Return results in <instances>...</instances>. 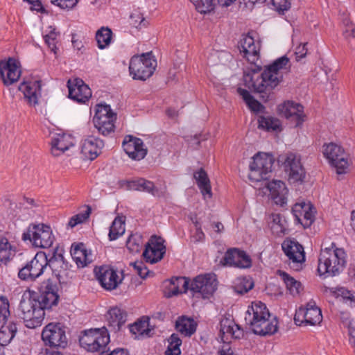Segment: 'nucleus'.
Listing matches in <instances>:
<instances>
[{"instance_id": "f257e3e1", "label": "nucleus", "mask_w": 355, "mask_h": 355, "mask_svg": "<svg viewBox=\"0 0 355 355\" xmlns=\"http://www.w3.org/2000/svg\"><path fill=\"white\" fill-rule=\"evenodd\" d=\"M243 57L255 65L248 71L244 72V85L254 92L261 94V98L268 101L272 90L282 81L284 73L290 68V61L286 56L275 60L272 64L261 68L256 64L259 58V44L255 43L252 37L244 35L239 46Z\"/></svg>"}, {"instance_id": "f03ea898", "label": "nucleus", "mask_w": 355, "mask_h": 355, "mask_svg": "<svg viewBox=\"0 0 355 355\" xmlns=\"http://www.w3.org/2000/svg\"><path fill=\"white\" fill-rule=\"evenodd\" d=\"M58 293L40 294L37 298L32 296L23 298L19 306V315L29 329L40 327L44 318V309H50L58 303Z\"/></svg>"}, {"instance_id": "7ed1b4c3", "label": "nucleus", "mask_w": 355, "mask_h": 355, "mask_svg": "<svg viewBox=\"0 0 355 355\" xmlns=\"http://www.w3.org/2000/svg\"><path fill=\"white\" fill-rule=\"evenodd\" d=\"M64 265V257L57 247L49 259L45 252H37L31 261L19 270L18 277L21 280L33 282L44 273L47 266L54 271H60Z\"/></svg>"}, {"instance_id": "20e7f679", "label": "nucleus", "mask_w": 355, "mask_h": 355, "mask_svg": "<svg viewBox=\"0 0 355 355\" xmlns=\"http://www.w3.org/2000/svg\"><path fill=\"white\" fill-rule=\"evenodd\" d=\"M245 321L257 335H272L277 331V321L275 318L270 319L268 309L261 302L252 303L245 313Z\"/></svg>"}, {"instance_id": "39448f33", "label": "nucleus", "mask_w": 355, "mask_h": 355, "mask_svg": "<svg viewBox=\"0 0 355 355\" xmlns=\"http://www.w3.org/2000/svg\"><path fill=\"white\" fill-rule=\"evenodd\" d=\"M347 263V254L334 243L321 250L318 259V272L320 275L336 276L341 272Z\"/></svg>"}, {"instance_id": "423d86ee", "label": "nucleus", "mask_w": 355, "mask_h": 355, "mask_svg": "<svg viewBox=\"0 0 355 355\" xmlns=\"http://www.w3.org/2000/svg\"><path fill=\"white\" fill-rule=\"evenodd\" d=\"M24 241H30L35 248H50L55 236L50 226L44 223L30 224L26 232L22 234Z\"/></svg>"}, {"instance_id": "0eeeda50", "label": "nucleus", "mask_w": 355, "mask_h": 355, "mask_svg": "<svg viewBox=\"0 0 355 355\" xmlns=\"http://www.w3.org/2000/svg\"><path fill=\"white\" fill-rule=\"evenodd\" d=\"M157 66V62L151 53L133 56L130 62V73L134 79L146 80L150 78Z\"/></svg>"}, {"instance_id": "6e6552de", "label": "nucleus", "mask_w": 355, "mask_h": 355, "mask_svg": "<svg viewBox=\"0 0 355 355\" xmlns=\"http://www.w3.org/2000/svg\"><path fill=\"white\" fill-rule=\"evenodd\" d=\"M80 345L88 352H102L110 342V336L105 329L85 331L79 339Z\"/></svg>"}, {"instance_id": "1a4fd4ad", "label": "nucleus", "mask_w": 355, "mask_h": 355, "mask_svg": "<svg viewBox=\"0 0 355 355\" xmlns=\"http://www.w3.org/2000/svg\"><path fill=\"white\" fill-rule=\"evenodd\" d=\"M273 163L274 159L269 154L259 153L255 155L250 164V180L257 182L267 179L268 174L272 171Z\"/></svg>"}, {"instance_id": "9d476101", "label": "nucleus", "mask_w": 355, "mask_h": 355, "mask_svg": "<svg viewBox=\"0 0 355 355\" xmlns=\"http://www.w3.org/2000/svg\"><path fill=\"white\" fill-rule=\"evenodd\" d=\"M279 162L284 166L291 183L302 182L305 178L300 157L293 153H288L279 157Z\"/></svg>"}, {"instance_id": "9b49d317", "label": "nucleus", "mask_w": 355, "mask_h": 355, "mask_svg": "<svg viewBox=\"0 0 355 355\" xmlns=\"http://www.w3.org/2000/svg\"><path fill=\"white\" fill-rule=\"evenodd\" d=\"M116 114L112 112L109 105H97L93 122L98 132L107 136L114 132Z\"/></svg>"}, {"instance_id": "f8f14e48", "label": "nucleus", "mask_w": 355, "mask_h": 355, "mask_svg": "<svg viewBox=\"0 0 355 355\" xmlns=\"http://www.w3.org/2000/svg\"><path fill=\"white\" fill-rule=\"evenodd\" d=\"M323 155L331 165L336 168L338 174H345L347 172L349 166L347 155L340 146L334 143L324 145Z\"/></svg>"}, {"instance_id": "ddd939ff", "label": "nucleus", "mask_w": 355, "mask_h": 355, "mask_svg": "<svg viewBox=\"0 0 355 355\" xmlns=\"http://www.w3.org/2000/svg\"><path fill=\"white\" fill-rule=\"evenodd\" d=\"M42 338L46 345L64 348L67 345L65 329L60 323H49L42 332Z\"/></svg>"}, {"instance_id": "4468645a", "label": "nucleus", "mask_w": 355, "mask_h": 355, "mask_svg": "<svg viewBox=\"0 0 355 355\" xmlns=\"http://www.w3.org/2000/svg\"><path fill=\"white\" fill-rule=\"evenodd\" d=\"M322 320L321 311L313 301L308 302L306 307L299 308L294 317L295 323L298 326L316 325Z\"/></svg>"}, {"instance_id": "2eb2a0df", "label": "nucleus", "mask_w": 355, "mask_h": 355, "mask_svg": "<svg viewBox=\"0 0 355 355\" xmlns=\"http://www.w3.org/2000/svg\"><path fill=\"white\" fill-rule=\"evenodd\" d=\"M215 276L211 274L197 276L190 284V290L200 293L203 298H209L216 290Z\"/></svg>"}, {"instance_id": "dca6fc26", "label": "nucleus", "mask_w": 355, "mask_h": 355, "mask_svg": "<svg viewBox=\"0 0 355 355\" xmlns=\"http://www.w3.org/2000/svg\"><path fill=\"white\" fill-rule=\"evenodd\" d=\"M166 253L164 241L160 237L152 236L143 252L146 262L155 263L161 261Z\"/></svg>"}, {"instance_id": "f3484780", "label": "nucleus", "mask_w": 355, "mask_h": 355, "mask_svg": "<svg viewBox=\"0 0 355 355\" xmlns=\"http://www.w3.org/2000/svg\"><path fill=\"white\" fill-rule=\"evenodd\" d=\"M123 148L130 158L135 160H141L147 154V149L144 148L143 141L131 135H127L123 141Z\"/></svg>"}, {"instance_id": "a211bd4d", "label": "nucleus", "mask_w": 355, "mask_h": 355, "mask_svg": "<svg viewBox=\"0 0 355 355\" xmlns=\"http://www.w3.org/2000/svg\"><path fill=\"white\" fill-rule=\"evenodd\" d=\"M67 87L69 97L78 103H85L92 96L90 88L80 79L69 80Z\"/></svg>"}, {"instance_id": "6ab92c4d", "label": "nucleus", "mask_w": 355, "mask_h": 355, "mask_svg": "<svg viewBox=\"0 0 355 355\" xmlns=\"http://www.w3.org/2000/svg\"><path fill=\"white\" fill-rule=\"evenodd\" d=\"M76 142L75 138L69 134H55L51 138V153L54 157L60 156L74 147Z\"/></svg>"}, {"instance_id": "aec40b11", "label": "nucleus", "mask_w": 355, "mask_h": 355, "mask_svg": "<svg viewBox=\"0 0 355 355\" xmlns=\"http://www.w3.org/2000/svg\"><path fill=\"white\" fill-rule=\"evenodd\" d=\"M41 87L40 80L31 79L21 83L19 86V90L24 94L29 105L35 106L38 104L41 96Z\"/></svg>"}, {"instance_id": "412c9836", "label": "nucleus", "mask_w": 355, "mask_h": 355, "mask_svg": "<svg viewBox=\"0 0 355 355\" xmlns=\"http://www.w3.org/2000/svg\"><path fill=\"white\" fill-rule=\"evenodd\" d=\"M96 275L101 286L109 291L115 289L122 281L116 271L108 266L98 268L96 270Z\"/></svg>"}, {"instance_id": "4be33fe9", "label": "nucleus", "mask_w": 355, "mask_h": 355, "mask_svg": "<svg viewBox=\"0 0 355 355\" xmlns=\"http://www.w3.org/2000/svg\"><path fill=\"white\" fill-rule=\"evenodd\" d=\"M0 76L5 85H10L17 82L21 71L16 60L10 58L7 61L0 62Z\"/></svg>"}, {"instance_id": "5701e85b", "label": "nucleus", "mask_w": 355, "mask_h": 355, "mask_svg": "<svg viewBox=\"0 0 355 355\" xmlns=\"http://www.w3.org/2000/svg\"><path fill=\"white\" fill-rule=\"evenodd\" d=\"M224 264L240 268H248L252 266L250 257L242 250L236 248L228 250L223 257Z\"/></svg>"}, {"instance_id": "b1692460", "label": "nucleus", "mask_w": 355, "mask_h": 355, "mask_svg": "<svg viewBox=\"0 0 355 355\" xmlns=\"http://www.w3.org/2000/svg\"><path fill=\"white\" fill-rule=\"evenodd\" d=\"M125 186L128 190L147 192L155 197L164 196L166 192V187L159 189L155 186L153 182L143 178L128 181L125 182Z\"/></svg>"}, {"instance_id": "393cba45", "label": "nucleus", "mask_w": 355, "mask_h": 355, "mask_svg": "<svg viewBox=\"0 0 355 355\" xmlns=\"http://www.w3.org/2000/svg\"><path fill=\"white\" fill-rule=\"evenodd\" d=\"M104 146L103 140L93 136L84 139L81 144V154L85 159L93 160L96 159Z\"/></svg>"}, {"instance_id": "a878e982", "label": "nucleus", "mask_w": 355, "mask_h": 355, "mask_svg": "<svg viewBox=\"0 0 355 355\" xmlns=\"http://www.w3.org/2000/svg\"><path fill=\"white\" fill-rule=\"evenodd\" d=\"M266 187L275 204L284 206L287 203L288 190L284 182L272 180L267 183Z\"/></svg>"}, {"instance_id": "bb28decb", "label": "nucleus", "mask_w": 355, "mask_h": 355, "mask_svg": "<svg viewBox=\"0 0 355 355\" xmlns=\"http://www.w3.org/2000/svg\"><path fill=\"white\" fill-rule=\"evenodd\" d=\"M279 110L284 117L294 120L296 126L301 125L304 121L305 115L303 107L299 103L293 101L285 102L279 106Z\"/></svg>"}, {"instance_id": "cd10ccee", "label": "nucleus", "mask_w": 355, "mask_h": 355, "mask_svg": "<svg viewBox=\"0 0 355 355\" xmlns=\"http://www.w3.org/2000/svg\"><path fill=\"white\" fill-rule=\"evenodd\" d=\"M282 248L286 257L293 263H302L304 261V248L296 241L286 239L282 244Z\"/></svg>"}, {"instance_id": "c85d7f7f", "label": "nucleus", "mask_w": 355, "mask_h": 355, "mask_svg": "<svg viewBox=\"0 0 355 355\" xmlns=\"http://www.w3.org/2000/svg\"><path fill=\"white\" fill-rule=\"evenodd\" d=\"M243 334L239 327L232 320H222L220 324V335L224 343L230 342L231 338H239Z\"/></svg>"}, {"instance_id": "c756f323", "label": "nucleus", "mask_w": 355, "mask_h": 355, "mask_svg": "<svg viewBox=\"0 0 355 355\" xmlns=\"http://www.w3.org/2000/svg\"><path fill=\"white\" fill-rule=\"evenodd\" d=\"M71 254L77 266L80 268L86 266L92 261V255L88 252L83 243L72 246Z\"/></svg>"}, {"instance_id": "7c9ffc66", "label": "nucleus", "mask_w": 355, "mask_h": 355, "mask_svg": "<svg viewBox=\"0 0 355 355\" xmlns=\"http://www.w3.org/2000/svg\"><path fill=\"white\" fill-rule=\"evenodd\" d=\"M17 246L6 237L0 239V266L6 264L16 254Z\"/></svg>"}, {"instance_id": "2f4dec72", "label": "nucleus", "mask_w": 355, "mask_h": 355, "mask_svg": "<svg viewBox=\"0 0 355 355\" xmlns=\"http://www.w3.org/2000/svg\"><path fill=\"white\" fill-rule=\"evenodd\" d=\"M106 318L109 326L112 328L114 331H119L125 322V315L123 311L118 307L111 308L107 313Z\"/></svg>"}, {"instance_id": "473e14b6", "label": "nucleus", "mask_w": 355, "mask_h": 355, "mask_svg": "<svg viewBox=\"0 0 355 355\" xmlns=\"http://www.w3.org/2000/svg\"><path fill=\"white\" fill-rule=\"evenodd\" d=\"M194 178L204 198H211L212 193L210 181L206 172L202 168H200L194 173Z\"/></svg>"}, {"instance_id": "72a5a7b5", "label": "nucleus", "mask_w": 355, "mask_h": 355, "mask_svg": "<svg viewBox=\"0 0 355 355\" xmlns=\"http://www.w3.org/2000/svg\"><path fill=\"white\" fill-rule=\"evenodd\" d=\"M300 205H295L292 209L293 214L297 223H300L304 228L309 227L315 220V209L311 205V208L305 214V216L300 213V209H302Z\"/></svg>"}, {"instance_id": "f704fd0d", "label": "nucleus", "mask_w": 355, "mask_h": 355, "mask_svg": "<svg viewBox=\"0 0 355 355\" xmlns=\"http://www.w3.org/2000/svg\"><path fill=\"white\" fill-rule=\"evenodd\" d=\"M279 275L284 282L286 287L291 295L296 296L300 293L303 288L302 284L288 274L283 271H279Z\"/></svg>"}, {"instance_id": "c9c22d12", "label": "nucleus", "mask_w": 355, "mask_h": 355, "mask_svg": "<svg viewBox=\"0 0 355 355\" xmlns=\"http://www.w3.org/2000/svg\"><path fill=\"white\" fill-rule=\"evenodd\" d=\"M271 219L270 228L272 233L278 236L285 234L288 227L285 218L280 214H273Z\"/></svg>"}, {"instance_id": "e433bc0d", "label": "nucleus", "mask_w": 355, "mask_h": 355, "mask_svg": "<svg viewBox=\"0 0 355 355\" xmlns=\"http://www.w3.org/2000/svg\"><path fill=\"white\" fill-rule=\"evenodd\" d=\"M189 285V279L184 277H173L170 279L169 291L172 295H176L186 293Z\"/></svg>"}, {"instance_id": "4c0bfd02", "label": "nucleus", "mask_w": 355, "mask_h": 355, "mask_svg": "<svg viewBox=\"0 0 355 355\" xmlns=\"http://www.w3.org/2000/svg\"><path fill=\"white\" fill-rule=\"evenodd\" d=\"M175 327L182 334L191 336L196 331V323L191 318L182 317L176 321Z\"/></svg>"}, {"instance_id": "58836bf2", "label": "nucleus", "mask_w": 355, "mask_h": 355, "mask_svg": "<svg viewBox=\"0 0 355 355\" xmlns=\"http://www.w3.org/2000/svg\"><path fill=\"white\" fill-rule=\"evenodd\" d=\"M125 216H117L113 220L109 232V238L111 241L117 239L119 236H122L125 231Z\"/></svg>"}, {"instance_id": "ea45409f", "label": "nucleus", "mask_w": 355, "mask_h": 355, "mask_svg": "<svg viewBox=\"0 0 355 355\" xmlns=\"http://www.w3.org/2000/svg\"><path fill=\"white\" fill-rule=\"evenodd\" d=\"M17 331V328L15 323L3 324L0 329V345H8L15 337Z\"/></svg>"}, {"instance_id": "a19ab883", "label": "nucleus", "mask_w": 355, "mask_h": 355, "mask_svg": "<svg viewBox=\"0 0 355 355\" xmlns=\"http://www.w3.org/2000/svg\"><path fill=\"white\" fill-rule=\"evenodd\" d=\"M130 332L135 338L148 336L150 332L148 318H143L130 326Z\"/></svg>"}, {"instance_id": "79ce46f5", "label": "nucleus", "mask_w": 355, "mask_h": 355, "mask_svg": "<svg viewBox=\"0 0 355 355\" xmlns=\"http://www.w3.org/2000/svg\"><path fill=\"white\" fill-rule=\"evenodd\" d=\"M237 92L242 96L251 111L258 113L263 110L264 107L258 101L254 99L248 90L239 87L237 89Z\"/></svg>"}, {"instance_id": "37998d69", "label": "nucleus", "mask_w": 355, "mask_h": 355, "mask_svg": "<svg viewBox=\"0 0 355 355\" xmlns=\"http://www.w3.org/2000/svg\"><path fill=\"white\" fill-rule=\"evenodd\" d=\"M112 37V31L110 28L101 27L96 33L98 47L101 49H105L110 44Z\"/></svg>"}, {"instance_id": "c03bdc74", "label": "nucleus", "mask_w": 355, "mask_h": 355, "mask_svg": "<svg viewBox=\"0 0 355 355\" xmlns=\"http://www.w3.org/2000/svg\"><path fill=\"white\" fill-rule=\"evenodd\" d=\"M254 282L249 277H240L234 282L233 288L239 294H244L252 289Z\"/></svg>"}, {"instance_id": "a18cd8bd", "label": "nucleus", "mask_w": 355, "mask_h": 355, "mask_svg": "<svg viewBox=\"0 0 355 355\" xmlns=\"http://www.w3.org/2000/svg\"><path fill=\"white\" fill-rule=\"evenodd\" d=\"M280 121L277 118L272 116H260L259 119V128L268 131L277 130L280 127Z\"/></svg>"}, {"instance_id": "49530a36", "label": "nucleus", "mask_w": 355, "mask_h": 355, "mask_svg": "<svg viewBox=\"0 0 355 355\" xmlns=\"http://www.w3.org/2000/svg\"><path fill=\"white\" fill-rule=\"evenodd\" d=\"M168 345L165 352L166 355H180L182 340L177 334H173L168 339Z\"/></svg>"}, {"instance_id": "de8ad7c7", "label": "nucleus", "mask_w": 355, "mask_h": 355, "mask_svg": "<svg viewBox=\"0 0 355 355\" xmlns=\"http://www.w3.org/2000/svg\"><path fill=\"white\" fill-rule=\"evenodd\" d=\"M143 245L142 236L137 233L131 234L127 241L126 247L132 253L139 252Z\"/></svg>"}, {"instance_id": "09e8293b", "label": "nucleus", "mask_w": 355, "mask_h": 355, "mask_svg": "<svg viewBox=\"0 0 355 355\" xmlns=\"http://www.w3.org/2000/svg\"><path fill=\"white\" fill-rule=\"evenodd\" d=\"M198 12L200 13L209 12L214 9V0H190Z\"/></svg>"}, {"instance_id": "8fccbe9b", "label": "nucleus", "mask_w": 355, "mask_h": 355, "mask_svg": "<svg viewBox=\"0 0 355 355\" xmlns=\"http://www.w3.org/2000/svg\"><path fill=\"white\" fill-rule=\"evenodd\" d=\"M91 207L87 206L86 210L84 212L72 216L68 223V225L70 227H74L78 224L83 223L89 218L91 214Z\"/></svg>"}, {"instance_id": "3c124183", "label": "nucleus", "mask_w": 355, "mask_h": 355, "mask_svg": "<svg viewBox=\"0 0 355 355\" xmlns=\"http://www.w3.org/2000/svg\"><path fill=\"white\" fill-rule=\"evenodd\" d=\"M338 297H341L344 302H349L351 306H355V293L347 290L344 288H340L338 291Z\"/></svg>"}, {"instance_id": "603ef678", "label": "nucleus", "mask_w": 355, "mask_h": 355, "mask_svg": "<svg viewBox=\"0 0 355 355\" xmlns=\"http://www.w3.org/2000/svg\"><path fill=\"white\" fill-rule=\"evenodd\" d=\"M40 294L58 293V286L51 279L44 281L40 288Z\"/></svg>"}, {"instance_id": "864d4df0", "label": "nucleus", "mask_w": 355, "mask_h": 355, "mask_svg": "<svg viewBox=\"0 0 355 355\" xmlns=\"http://www.w3.org/2000/svg\"><path fill=\"white\" fill-rule=\"evenodd\" d=\"M9 315H10V311H9L8 300L6 297L1 296L0 297V318H1V321L3 322V321L6 320Z\"/></svg>"}, {"instance_id": "5fc2aeb1", "label": "nucleus", "mask_w": 355, "mask_h": 355, "mask_svg": "<svg viewBox=\"0 0 355 355\" xmlns=\"http://www.w3.org/2000/svg\"><path fill=\"white\" fill-rule=\"evenodd\" d=\"M196 232L191 236V241L195 243L202 242L205 240V234L201 230V225L198 221L195 222Z\"/></svg>"}, {"instance_id": "6e6d98bb", "label": "nucleus", "mask_w": 355, "mask_h": 355, "mask_svg": "<svg viewBox=\"0 0 355 355\" xmlns=\"http://www.w3.org/2000/svg\"><path fill=\"white\" fill-rule=\"evenodd\" d=\"M57 37V33L55 32V30L51 31L50 33L46 35L44 37L45 42L48 45L49 48L53 51L54 53H56L57 47L55 45V40Z\"/></svg>"}, {"instance_id": "4d7b16f0", "label": "nucleus", "mask_w": 355, "mask_h": 355, "mask_svg": "<svg viewBox=\"0 0 355 355\" xmlns=\"http://www.w3.org/2000/svg\"><path fill=\"white\" fill-rule=\"evenodd\" d=\"M130 266H132L134 268L136 272L141 278H145L149 272L148 269L146 267V266L142 261H135L133 263H130Z\"/></svg>"}, {"instance_id": "13d9d810", "label": "nucleus", "mask_w": 355, "mask_h": 355, "mask_svg": "<svg viewBox=\"0 0 355 355\" xmlns=\"http://www.w3.org/2000/svg\"><path fill=\"white\" fill-rule=\"evenodd\" d=\"M78 0H52L51 3L62 9H71L78 3Z\"/></svg>"}, {"instance_id": "bf43d9fd", "label": "nucleus", "mask_w": 355, "mask_h": 355, "mask_svg": "<svg viewBox=\"0 0 355 355\" xmlns=\"http://www.w3.org/2000/svg\"><path fill=\"white\" fill-rule=\"evenodd\" d=\"M272 3L278 11H285L290 8V3L288 0H271Z\"/></svg>"}, {"instance_id": "052dcab7", "label": "nucleus", "mask_w": 355, "mask_h": 355, "mask_svg": "<svg viewBox=\"0 0 355 355\" xmlns=\"http://www.w3.org/2000/svg\"><path fill=\"white\" fill-rule=\"evenodd\" d=\"M306 43L300 44L295 49L296 60L299 61L300 59L304 58L307 53V49L306 47Z\"/></svg>"}, {"instance_id": "680f3d73", "label": "nucleus", "mask_w": 355, "mask_h": 355, "mask_svg": "<svg viewBox=\"0 0 355 355\" xmlns=\"http://www.w3.org/2000/svg\"><path fill=\"white\" fill-rule=\"evenodd\" d=\"M24 1L28 2L31 5V9L32 10H36L37 12H44V8L42 5V3L40 0H24Z\"/></svg>"}, {"instance_id": "e2e57ef3", "label": "nucleus", "mask_w": 355, "mask_h": 355, "mask_svg": "<svg viewBox=\"0 0 355 355\" xmlns=\"http://www.w3.org/2000/svg\"><path fill=\"white\" fill-rule=\"evenodd\" d=\"M100 355H128V353L123 349H116L111 352H109V349H104L101 352Z\"/></svg>"}, {"instance_id": "0e129e2a", "label": "nucleus", "mask_w": 355, "mask_h": 355, "mask_svg": "<svg viewBox=\"0 0 355 355\" xmlns=\"http://www.w3.org/2000/svg\"><path fill=\"white\" fill-rule=\"evenodd\" d=\"M218 354L219 355H234L228 344L223 345Z\"/></svg>"}, {"instance_id": "69168bd1", "label": "nucleus", "mask_w": 355, "mask_h": 355, "mask_svg": "<svg viewBox=\"0 0 355 355\" xmlns=\"http://www.w3.org/2000/svg\"><path fill=\"white\" fill-rule=\"evenodd\" d=\"M130 17H131L132 20L133 21L132 24L135 26H139L144 19L143 16H141L139 14H132V15H131Z\"/></svg>"}, {"instance_id": "338daca9", "label": "nucleus", "mask_w": 355, "mask_h": 355, "mask_svg": "<svg viewBox=\"0 0 355 355\" xmlns=\"http://www.w3.org/2000/svg\"><path fill=\"white\" fill-rule=\"evenodd\" d=\"M295 205H300L302 207V209H300V213L302 215V217H304L305 216V214H306L307 211H309V209H310L311 208V205L309 202V203H306V202H298V203H296Z\"/></svg>"}, {"instance_id": "774afa93", "label": "nucleus", "mask_w": 355, "mask_h": 355, "mask_svg": "<svg viewBox=\"0 0 355 355\" xmlns=\"http://www.w3.org/2000/svg\"><path fill=\"white\" fill-rule=\"evenodd\" d=\"M236 0H218V3L220 6L223 7H228Z\"/></svg>"}]
</instances>
